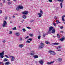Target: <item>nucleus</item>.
I'll use <instances>...</instances> for the list:
<instances>
[{
	"label": "nucleus",
	"mask_w": 65,
	"mask_h": 65,
	"mask_svg": "<svg viewBox=\"0 0 65 65\" xmlns=\"http://www.w3.org/2000/svg\"><path fill=\"white\" fill-rule=\"evenodd\" d=\"M4 55V51H3L2 52L0 53V57L2 59L3 58Z\"/></svg>",
	"instance_id": "nucleus-1"
},
{
	"label": "nucleus",
	"mask_w": 65,
	"mask_h": 65,
	"mask_svg": "<svg viewBox=\"0 0 65 65\" xmlns=\"http://www.w3.org/2000/svg\"><path fill=\"white\" fill-rule=\"evenodd\" d=\"M7 25V23L6 21H4V23L3 24V27L4 28L6 27V25Z\"/></svg>",
	"instance_id": "nucleus-2"
},
{
	"label": "nucleus",
	"mask_w": 65,
	"mask_h": 65,
	"mask_svg": "<svg viewBox=\"0 0 65 65\" xmlns=\"http://www.w3.org/2000/svg\"><path fill=\"white\" fill-rule=\"evenodd\" d=\"M41 45H40L39 46V48H42L44 47V44L42 42H41L40 43Z\"/></svg>",
	"instance_id": "nucleus-3"
},
{
	"label": "nucleus",
	"mask_w": 65,
	"mask_h": 65,
	"mask_svg": "<svg viewBox=\"0 0 65 65\" xmlns=\"http://www.w3.org/2000/svg\"><path fill=\"white\" fill-rule=\"evenodd\" d=\"M61 46H59L58 47L57 49H58V51H61Z\"/></svg>",
	"instance_id": "nucleus-4"
},
{
	"label": "nucleus",
	"mask_w": 65,
	"mask_h": 65,
	"mask_svg": "<svg viewBox=\"0 0 65 65\" xmlns=\"http://www.w3.org/2000/svg\"><path fill=\"white\" fill-rule=\"evenodd\" d=\"M54 29V27L52 26H51L49 27V31H52V30H53Z\"/></svg>",
	"instance_id": "nucleus-5"
},
{
	"label": "nucleus",
	"mask_w": 65,
	"mask_h": 65,
	"mask_svg": "<svg viewBox=\"0 0 65 65\" xmlns=\"http://www.w3.org/2000/svg\"><path fill=\"white\" fill-rule=\"evenodd\" d=\"M28 11H25L24 12H23L22 13H23V14H25V15H26V14H28Z\"/></svg>",
	"instance_id": "nucleus-6"
},
{
	"label": "nucleus",
	"mask_w": 65,
	"mask_h": 65,
	"mask_svg": "<svg viewBox=\"0 0 65 65\" xmlns=\"http://www.w3.org/2000/svg\"><path fill=\"white\" fill-rule=\"evenodd\" d=\"M10 57L11 58V61H13L15 59H14V57H13V56H10Z\"/></svg>",
	"instance_id": "nucleus-7"
},
{
	"label": "nucleus",
	"mask_w": 65,
	"mask_h": 65,
	"mask_svg": "<svg viewBox=\"0 0 65 65\" xmlns=\"http://www.w3.org/2000/svg\"><path fill=\"white\" fill-rule=\"evenodd\" d=\"M54 61H51L50 62H48L47 63V64H48V65H50L51 64H53V63H54Z\"/></svg>",
	"instance_id": "nucleus-8"
},
{
	"label": "nucleus",
	"mask_w": 65,
	"mask_h": 65,
	"mask_svg": "<svg viewBox=\"0 0 65 65\" xmlns=\"http://www.w3.org/2000/svg\"><path fill=\"white\" fill-rule=\"evenodd\" d=\"M38 15H39L38 18H40V17H41L42 15V14L41 13H38Z\"/></svg>",
	"instance_id": "nucleus-9"
},
{
	"label": "nucleus",
	"mask_w": 65,
	"mask_h": 65,
	"mask_svg": "<svg viewBox=\"0 0 65 65\" xmlns=\"http://www.w3.org/2000/svg\"><path fill=\"white\" fill-rule=\"evenodd\" d=\"M15 34L17 36H20V33L19 32H16Z\"/></svg>",
	"instance_id": "nucleus-10"
},
{
	"label": "nucleus",
	"mask_w": 65,
	"mask_h": 65,
	"mask_svg": "<svg viewBox=\"0 0 65 65\" xmlns=\"http://www.w3.org/2000/svg\"><path fill=\"white\" fill-rule=\"evenodd\" d=\"M39 62L40 63V64H42L43 63V61L42 60H41L40 61H39Z\"/></svg>",
	"instance_id": "nucleus-11"
},
{
	"label": "nucleus",
	"mask_w": 65,
	"mask_h": 65,
	"mask_svg": "<svg viewBox=\"0 0 65 65\" xmlns=\"http://www.w3.org/2000/svg\"><path fill=\"white\" fill-rule=\"evenodd\" d=\"M19 8L21 9H23V7L21 6H19Z\"/></svg>",
	"instance_id": "nucleus-12"
},
{
	"label": "nucleus",
	"mask_w": 65,
	"mask_h": 65,
	"mask_svg": "<svg viewBox=\"0 0 65 65\" xmlns=\"http://www.w3.org/2000/svg\"><path fill=\"white\" fill-rule=\"evenodd\" d=\"M55 31H56V30L55 29H53L52 31V33H53V34H54L55 32Z\"/></svg>",
	"instance_id": "nucleus-13"
},
{
	"label": "nucleus",
	"mask_w": 65,
	"mask_h": 65,
	"mask_svg": "<svg viewBox=\"0 0 65 65\" xmlns=\"http://www.w3.org/2000/svg\"><path fill=\"white\" fill-rule=\"evenodd\" d=\"M19 46L21 48H22V47H23L24 46V45L23 44H20L19 45Z\"/></svg>",
	"instance_id": "nucleus-14"
},
{
	"label": "nucleus",
	"mask_w": 65,
	"mask_h": 65,
	"mask_svg": "<svg viewBox=\"0 0 65 65\" xmlns=\"http://www.w3.org/2000/svg\"><path fill=\"white\" fill-rule=\"evenodd\" d=\"M64 39H65L64 38H61L60 39V41H64Z\"/></svg>",
	"instance_id": "nucleus-15"
},
{
	"label": "nucleus",
	"mask_w": 65,
	"mask_h": 65,
	"mask_svg": "<svg viewBox=\"0 0 65 65\" xmlns=\"http://www.w3.org/2000/svg\"><path fill=\"white\" fill-rule=\"evenodd\" d=\"M62 2H61L60 4V6H61V8H62L63 7V5Z\"/></svg>",
	"instance_id": "nucleus-16"
},
{
	"label": "nucleus",
	"mask_w": 65,
	"mask_h": 65,
	"mask_svg": "<svg viewBox=\"0 0 65 65\" xmlns=\"http://www.w3.org/2000/svg\"><path fill=\"white\" fill-rule=\"evenodd\" d=\"M34 55V52L33 51L30 54V55L31 56H33V55Z\"/></svg>",
	"instance_id": "nucleus-17"
},
{
	"label": "nucleus",
	"mask_w": 65,
	"mask_h": 65,
	"mask_svg": "<svg viewBox=\"0 0 65 65\" xmlns=\"http://www.w3.org/2000/svg\"><path fill=\"white\" fill-rule=\"evenodd\" d=\"M40 12L41 14H43V11H42V10H40Z\"/></svg>",
	"instance_id": "nucleus-18"
},
{
	"label": "nucleus",
	"mask_w": 65,
	"mask_h": 65,
	"mask_svg": "<svg viewBox=\"0 0 65 65\" xmlns=\"http://www.w3.org/2000/svg\"><path fill=\"white\" fill-rule=\"evenodd\" d=\"M12 29L13 30H17V28L15 27H14L13 28H12Z\"/></svg>",
	"instance_id": "nucleus-19"
},
{
	"label": "nucleus",
	"mask_w": 65,
	"mask_h": 65,
	"mask_svg": "<svg viewBox=\"0 0 65 65\" xmlns=\"http://www.w3.org/2000/svg\"><path fill=\"white\" fill-rule=\"evenodd\" d=\"M57 61H59V62H61L62 61V59L61 58H59L57 59Z\"/></svg>",
	"instance_id": "nucleus-20"
},
{
	"label": "nucleus",
	"mask_w": 65,
	"mask_h": 65,
	"mask_svg": "<svg viewBox=\"0 0 65 65\" xmlns=\"http://www.w3.org/2000/svg\"><path fill=\"white\" fill-rule=\"evenodd\" d=\"M34 58H35V59L36 58H38V56L37 55H35L34 56Z\"/></svg>",
	"instance_id": "nucleus-21"
},
{
	"label": "nucleus",
	"mask_w": 65,
	"mask_h": 65,
	"mask_svg": "<svg viewBox=\"0 0 65 65\" xmlns=\"http://www.w3.org/2000/svg\"><path fill=\"white\" fill-rule=\"evenodd\" d=\"M45 42L47 44H50V43L49 42H48V41H46Z\"/></svg>",
	"instance_id": "nucleus-22"
},
{
	"label": "nucleus",
	"mask_w": 65,
	"mask_h": 65,
	"mask_svg": "<svg viewBox=\"0 0 65 65\" xmlns=\"http://www.w3.org/2000/svg\"><path fill=\"white\" fill-rule=\"evenodd\" d=\"M52 55H56V53L55 52H54V51H53L52 54Z\"/></svg>",
	"instance_id": "nucleus-23"
},
{
	"label": "nucleus",
	"mask_w": 65,
	"mask_h": 65,
	"mask_svg": "<svg viewBox=\"0 0 65 65\" xmlns=\"http://www.w3.org/2000/svg\"><path fill=\"white\" fill-rule=\"evenodd\" d=\"M11 3H12V2H9L8 3V5H10V4Z\"/></svg>",
	"instance_id": "nucleus-24"
},
{
	"label": "nucleus",
	"mask_w": 65,
	"mask_h": 65,
	"mask_svg": "<svg viewBox=\"0 0 65 65\" xmlns=\"http://www.w3.org/2000/svg\"><path fill=\"white\" fill-rule=\"evenodd\" d=\"M23 18L24 19H26V16L25 15H23Z\"/></svg>",
	"instance_id": "nucleus-25"
},
{
	"label": "nucleus",
	"mask_w": 65,
	"mask_h": 65,
	"mask_svg": "<svg viewBox=\"0 0 65 65\" xmlns=\"http://www.w3.org/2000/svg\"><path fill=\"white\" fill-rule=\"evenodd\" d=\"M57 38H59L60 37V35L59 34H58L57 35Z\"/></svg>",
	"instance_id": "nucleus-26"
},
{
	"label": "nucleus",
	"mask_w": 65,
	"mask_h": 65,
	"mask_svg": "<svg viewBox=\"0 0 65 65\" xmlns=\"http://www.w3.org/2000/svg\"><path fill=\"white\" fill-rule=\"evenodd\" d=\"M29 36L31 37H32V36H33V35L32 34H29Z\"/></svg>",
	"instance_id": "nucleus-27"
},
{
	"label": "nucleus",
	"mask_w": 65,
	"mask_h": 65,
	"mask_svg": "<svg viewBox=\"0 0 65 65\" xmlns=\"http://www.w3.org/2000/svg\"><path fill=\"white\" fill-rule=\"evenodd\" d=\"M40 37H41V36L40 35L38 37V39H40Z\"/></svg>",
	"instance_id": "nucleus-28"
},
{
	"label": "nucleus",
	"mask_w": 65,
	"mask_h": 65,
	"mask_svg": "<svg viewBox=\"0 0 65 65\" xmlns=\"http://www.w3.org/2000/svg\"><path fill=\"white\" fill-rule=\"evenodd\" d=\"M4 60V61H7V60H8V59H7V58H5Z\"/></svg>",
	"instance_id": "nucleus-29"
},
{
	"label": "nucleus",
	"mask_w": 65,
	"mask_h": 65,
	"mask_svg": "<svg viewBox=\"0 0 65 65\" xmlns=\"http://www.w3.org/2000/svg\"><path fill=\"white\" fill-rule=\"evenodd\" d=\"M22 30L23 31V32H25L26 31V29L25 28H23L22 29Z\"/></svg>",
	"instance_id": "nucleus-30"
},
{
	"label": "nucleus",
	"mask_w": 65,
	"mask_h": 65,
	"mask_svg": "<svg viewBox=\"0 0 65 65\" xmlns=\"http://www.w3.org/2000/svg\"><path fill=\"white\" fill-rule=\"evenodd\" d=\"M59 21L58 20H57L56 21V24H58L59 23Z\"/></svg>",
	"instance_id": "nucleus-31"
},
{
	"label": "nucleus",
	"mask_w": 65,
	"mask_h": 65,
	"mask_svg": "<svg viewBox=\"0 0 65 65\" xmlns=\"http://www.w3.org/2000/svg\"><path fill=\"white\" fill-rule=\"evenodd\" d=\"M49 53H50L51 54H52V53L53 52V51H49Z\"/></svg>",
	"instance_id": "nucleus-32"
},
{
	"label": "nucleus",
	"mask_w": 65,
	"mask_h": 65,
	"mask_svg": "<svg viewBox=\"0 0 65 65\" xmlns=\"http://www.w3.org/2000/svg\"><path fill=\"white\" fill-rule=\"evenodd\" d=\"M26 42L27 43H30L31 42L29 40H27L26 41Z\"/></svg>",
	"instance_id": "nucleus-33"
},
{
	"label": "nucleus",
	"mask_w": 65,
	"mask_h": 65,
	"mask_svg": "<svg viewBox=\"0 0 65 65\" xmlns=\"http://www.w3.org/2000/svg\"><path fill=\"white\" fill-rule=\"evenodd\" d=\"M20 9V8H19V7H17V8L16 10H19V9Z\"/></svg>",
	"instance_id": "nucleus-34"
},
{
	"label": "nucleus",
	"mask_w": 65,
	"mask_h": 65,
	"mask_svg": "<svg viewBox=\"0 0 65 65\" xmlns=\"http://www.w3.org/2000/svg\"><path fill=\"white\" fill-rule=\"evenodd\" d=\"M5 64H10V63L8 61L7 62L5 63Z\"/></svg>",
	"instance_id": "nucleus-35"
},
{
	"label": "nucleus",
	"mask_w": 65,
	"mask_h": 65,
	"mask_svg": "<svg viewBox=\"0 0 65 65\" xmlns=\"http://www.w3.org/2000/svg\"><path fill=\"white\" fill-rule=\"evenodd\" d=\"M9 34H12V32L11 31H10V33H9Z\"/></svg>",
	"instance_id": "nucleus-36"
},
{
	"label": "nucleus",
	"mask_w": 65,
	"mask_h": 65,
	"mask_svg": "<svg viewBox=\"0 0 65 65\" xmlns=\"http://www.w3.org/2000/svg\"><path fill=\"white\" fill-rule=\"evenodd\" d=\"M27 29H31V28L29 27H27Z\"/></svg>",
	"instance_id": "nucleus-37"
},
{
	"label": "nucleus",
	"mask_w": 65,
	"mask_h": 65,
	"mask_svg": "<svg viewBox=\"0 0 65 65\" xmlns=\"http://www.w3.org/2000/svg\"><path fill=\"white\" fill-rule=\"evenodd\" d=\"M59 43H55V45H58Z\"/></svg>",
	"instance_id": "nucleus-38"
},
{
	"label": "nucleus",
	"mask_w": 65,
	"mask_h": 65,
	"mask_svg": "<svg viewBox=\"0 0 65 65\" xmlns=\"http://www.w3.org/2000/svg\"><path fill=\"white\" fill-rule=\"evenodd\" d=\"M57 17L56 16H55L54 17V19H55V20L57 19Z\"/></svg>",
	"instance_id": "nucleus-39"
},
{
	"label": "nucleus",
	"mask_w": 65,
	"mask_h": 65,
	"mask_svg": "<svg viewBox=\"0 0 65 65\" xmlns=\"http://www.w3.org/2000/svg\"><path fill=\"white\" fill-rule=\"evenodd\" d=\"M28 40H30V41H32V39L31 38L28 39Z\"/></svg>",
	"instance_id": "nucleus-40"
},
{
	"label": "nucleus",
	"mask_w": 65,
	"mask_h": 65,
	"mask_svg": "<svg viewBox=\"0 0 65 65\" xmlns=\"http://www.w3.org/2000/svg\"><path fill=\"white\" fill-rule=\"evenodd\" d=\"M51 31H49V30H48V34H50V33H51Z\"/></svg>",
	"instance_id": "nucleus-41"
},
{
	"label": "nucleus",
	"mask_w": 65,
	"mask_h": 65,
	"mask_svg": "<svg viewBox=\"0 0 65 65\" xmlns=\"http://www.w3.org/2000/svg\"><path fill=\"white\" fill-rule=\"evenodd\" d=\"M56 23H54L53 24V25H54V26H56Z\"/></svg>",
	"instance_id": "nucleus-42"
},
{
	"label": "nucleus",
	"mask_w": 65,
	"mask_h": 65,
	"mask_svg": "<svg viewBox=\"0 0 65 65\" xmlns=\"http://www.w3.org/2000/svg\"><path fill=\"white\" fill-rule=\"evenodd\" d=\"M62 21H63V22H64V21H65V20H64V19L63 18H62Z\"/></svg>",
	"instance_id": "nucleus-43"
},
{
	"label": "nucleus",
	"mask_w": 65,
	"mask_h": 65,
	"mask_svg": "<svg viewBox=\"0 0 65 65\" xmlns=\"http://www.w3.org/2000/svg\"><path fill=\"white\" fill-rule=\"evenodd\" d=\"M29 37V36H27V37H26V38H25V39H27V38H28Z\"/></svg>",
	"instance_id": "nucleus-44"
},
{
	"label": "nucleus",
	"mask_w": 65,
	"mask_h": 65,
	"mask_svg": "<svg viewBox=\"0 0 65 65\" xmlns=\"http://www.w3.org/2000/svg\"><path fill=\"white\" fill-rule=\"evenodd\" d=\"M63 26H61L60 27V28L61 29H63Z\"/></svg>",
	"instance_id": "nucleus-45"
},
{
	"label": "nucleus",
	"mask_w": 65,
	"mask_h": 65,
	"mask_svg": "<svg viewBox=\"0 0 65 65\" xmlns=\"http://www.w3.org/2000/svg\"><path fill=\"white\" fill-rule=\"evenodd\" d=\"M0 5L1 6H3V4H2V3H0Z\"/></svg>",
	"instance_id": "nucleus-46"
},
{
	"label": "nucleus",
	"mask_w": 65,
	"mask_h": 65,
	"mask_svg": "<svg viewBox=\"0 0 65 65\" xmlns=\"http://www.w3.org/2000/svg\"><path fill=\"white\" fill-rule=\"evenodd\" d=\"M5 56L6 58H9V57L7 56V55H6Z\"/></svg>",
	"instance_id": "nucleus-47"
},
{
	"label": "nucleus",
	"mask_w": 65,
	"mask_h": 65,
	"mask_svg": "<svg viewBox=\"0 0 65 65\" xmlns=\"http://www.w3.org/2000/svg\"><path fill=\"white\" fill-rule=\"evenodd\" d=\"M33 21H34V20H32L30 21V23H32V22H33Z\"/></svg>",
	"instance_id": "nucleus-48"
},
{
	"label": "nucleus",
	"mask_w": 65,
	"mask_h": 65,
	"mask_svg": "<svg viewBox=\"0 0 65 65\" xmlns=\"http://www.w3.org/2000/svg\"><path fill=\"white\" fill-rule=\"evenodd\" d=\"M48 1L49 2H52L53 1L52 0H48Z\"/></svg>",
	"instance_id": "nucleus-49"
},
{
	"label": "nucleus",
	"mask_w": 65,
	"mask_h": 65,
	"mask_svg": "<svg viewBox=\"0 0 65 65\" xmlns=\"http://www.w3.org/2000/svg\"><path fill=\"white\" fill-rule=\"evenodd\" d=\"M20 40L21 41L22 40H23L22 39V38H20Z\"/></svg>",
	"instance_id": "nucleus-50"
},
{
	"label": "nucleus",
	"mask_w": 65,
	"mask_h": 65,
	"mask_svg": "<svg viewBox=\"0 0 65 65\" xmlns=\"http://www.w3.org/2000/svg\"><path fill=\"white\" fill-rule=\"evenodd\" d=\"M5 40H4L3 41V43H5Z\"/></svg>",
	"instance_id": "nucleus-51"
},
{
	"label": "nucleus",
	"mask_w": 65,
	"mask_h": 65,
	"mask_svg": "<svg viewBox=\"0 0 65 65\" xmlns=\"http://www.w3.org/2000/svg\"><path fill=\"white\" fill-rule=\"evenodd\" d=\"M5 19L6 20H7V16H6V17H5Z\"/></svg>",
	"instance_id": "nucleus-52"
},
{
	"label": "nucleus",
	"mask_w": 65,
	"mask_h": 65,
	"mask_svg": "<svg viewBox=\"0 0 65 65\" xmlns=\"http://www.w3.org/2000/svg\"><path fill=\"white\" fill-rule=\"evenodd\" d=\"M46 35V34H44L43 35V37H45V35Z\"/></svg>",
	"instance_id": "nucleus-53"
},
{
	"label": "nucleus",
	"mask_w": 65,
	"mask_h": 65,
	"mask_svg": "<svg viewBox=\"0 0 65 65\" xmlns=\"http://www.w3.org/2000/svg\"><path fill=\"white\" fill-rule=\"evenodd\" d=\"M2 13V11L1 10H0V14Z\"/></svg>",
	"instance_id": "nucleus-54"
},
{
	"label": "nucleus",
	"mask_w": 65,
	"mask_h": 65,
	"mask_svg": "<svg viewBox=\"0 0 65 65\" xmlns=\"http://www.w3.org/2000/svg\"><path fill=\"white\" fill-rule=\"evenodd\" d=\"M65 17V15H63L62 17V18H64V17Z\"/></svg>",
	"instance_id": "nucleus-55"
},
{
	"label": "nucleus",
	"mask_w": 65,
	"mask_h": 65,
	"mask_svg": "<svg viewBox=\"0 0 65 65\" xmlns=\"http://www.w3.org/2000/svg\"><path fill=\"white\" fill-rule=\"evenodd\" d=\"M61 0H58L57 1L59 2H60L61 1Z\"/></svg>",
	"instance_id": "nucleus-56"
},
{
	"label": "nucleus",
	"mask_w": 65,
	"mask_h": 65,
	"mask_svg": "<svg viewBox=\"0 0 65 65\" xmlns=\"http://www.w3.org/2000/svg\"><path fill=\"white\" fill-rule=\"evenodd\" d=\"M63 0H60V2H63Z\"/></svg>",
	"instance_id": "nucleus-57"
},
{
	"label": "nucleus",
	"mask_w": 65,
	"mask_h": 65,
	"mask_svg": "<svg viewBox=\"0 0 65 65\" xmlns=\"http://www.w3.org/2000/svg\"><path fill=\"white\" fill-rule=\"evenodd\" d=\"M2 64L3 65H4V64H5V63H3V62L2 63Z\"/></svg>",
	"instance_id": "nucleus-58"
},
{
	"label": "nucleus",
	"mask_w": 65,
	"mask_h": 65,
	"mask_svg": "<svg viewBox=\"0 0 65 65\" xmlns=\"http://www.w3.org/2000/svg\"><path fill=\"white\" fill-rule=\"evenodd\" d=\"M3 3H5V0L4 1Z\"/></svg>",
	"instance_id": "nucleus-59"
},
{
	"label": "nucleus",
	"mask_w": 65,
	"mask_h": 65,
	"mask_svg": "<svg viewBox=\"0 0 65 65\" xmlns=\"http://www.w3.org/2000/svg\"><path fill=\"white\" fill-rule=\"evenodd\" d=\"M13 18H15V17L14 15H13Z\"/></svg>",
	"instance_id": "nucleus-60"
},
{
	"label": "nucleus",
	"mask_w": 65,
	"mask_h": 65,
	"mask_svg": "<svg viewBox=\"0 0 65 65\" xmlns=\"http://www.w3.org/2000/svg\"><path fill=\"white\" fill-rule=\"evenodd\" d=\"M60 33H63V31H61Z\"/></svg>",
	"instance_id": "nucleus-61"
},
{
	"label": "nucleus",
	"mask_w": 65,
	"mask_h": 65,
	"mask_svg": "<svg viewBox=\"0 0 65 65\" xmlns=\"http://www.w3.org/2000/svg\"><path fill=\"white\" fill-rule=\"evenodd\" d=\"M52 44H53V45H55V43H53Z\"/></svg>",
	"instance_id": "nucleus-62"
},
{
	"label": "nucleus",
	"mask_w": 65,
	"mask_h": 65,
	"mask_svg": "<svg viewBox=\"0 0 65 65\" xmlns=\"http://www.w3.org/2000/svg\"><path fill=\"white\" fill-rule=\"evenodd\" d=\"M53 37H54V38H55V37H56V36H53Z\"/></svg>",
	"instance_id": "nucleus-63"
},
{
	"label": "nucleus",
	"mask_w": 65,
	"mask_h": 65,
	"mask_svg": "<svg viewBox=\"0 0 65 65\" xmlns=\"http://www.w3.org/2000/svg\"><path fill=\"white\" fill-rule=\"evenodd\" d=\"M12 23V21L10 22V23Z\"/></svg>",
	"instance_id": "nucleus-64"
}]
</instances>
